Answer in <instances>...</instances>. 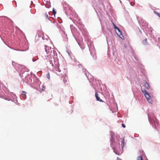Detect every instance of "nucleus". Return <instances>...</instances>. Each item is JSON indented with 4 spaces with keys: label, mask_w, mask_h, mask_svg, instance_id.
Returning a JSON list of instances; mask_svg holds the SVG:
<instances>
[{
    "label": "nucleus",
    "mask_w": 160,
    "mask_h": 160,
    "mask_svg": "<svg viewBox=\"0 0 160 160\" xmlns=\"http://www.w3.org/2000/svg\"><path fill=\"white\" fill-rule=\"evenodd\" d=\"M26 93H27L25 91H22V97H23V98L24 99H26V97H27L26 95Z\"/></svg>",
    "instance_id": "4"
},
{
    "label": "nucleus",
    "mask_w": 160,
    "mask_h": 160,
    "mask_svg": "<svg viewBox=\"0 0 160 160\" xmlns=\"http://www.w3.org/2000/svg\"><path fill=\"white\" fill-rule=\"evenodd\" d=\"M144 87L147 89H149L150 88V87L148 84V83H147L146 82H145L144 83Z\"/></svg>",
    "instance_id": "5"
},
{
    "label": "nucleus",
    "mask_w": 160,
    "mask_h": 160,
    "mask_svg": "<svg viewBox=\"0 0 160 160\" xmlns=\"http://www.w3.org/2000/svg\"><path fill=\"white\" fill-rule=\"evenodd\" d=\"M95 96L96 98V99L97 101H99L102 102H103V100L101 99L99 97H98V93L97 92H95Z\"/></svg>",
    "instance_id": "2"
},
{
    "label": "nucleus",
    "mask_w": 160,
    "mask_h": 160,
    "mask_svg": "<svg viewBox=\"0 0 160 160\" xmlns=\"http://www.w3.org/2000/svg\"><path fill=\"white\" fill-rule=\"evenodd\" d=\"M47 48H48V47H47V46L46 45H45L44 46V49L45 50V52H46V53L48 54V51H47Z\"/></svg>",
    "instance_id": "7"
},
{
    "label": "nucleus",
    "mask_w": 160,
    "mask_h": 160,
    "mask_svg": "<svg viewBox=\"0 0 160 160\" xmlns=\"http://www.w3.org/2000/svg\"><path fill=\"white\" fill-rule=\"evenodd\" d=\"M122 144H123V146L122 147H124V145H125V142H124V138H123L122 140Z\"/></svg>",
    "instance_id": "14"
},
{
    "label": "nucleus",
    "mask_w": 160,
    "mask_h": 160,
    "mask_svg": "<svg viewBox=\"0 0 160 160\" xmlns=\"http://www.w3.org/2000/svg\"><path fill=\"white\" fill-rule=\"evenodd\" d=\"M47 77L48 79H49L50 76V74L49 73H48V74L47 75Z\"/></svg>",
    "instance_id": "15"
},
{
    "label": "nucleus",
    "mask_w": 160,
    "mask_h": 160,
    "mask_svg": "<svg viewBox=\"0 0 160 160\" xmlns=\"http://www.w3.org/2000/svg\"><path fill=\"white\" fill-rule=\"evenodd\" d=\"M52 12H53V14H54V15L56 13V12L55 11V10L54 9H53L52 10Z\"/></svg>",
    "instance_id": "16"
},
{
    "label": "nucleus",
    "mask_w": 160,
    "mask_h": 160,
    "mask_svg": "<svg viewBox=\"0 0 160 160\" xmlns=\"http://www.w3.org/2000/svg\"><path fill=\"white\" fill-rule=\"evenodd\" d=\"M117 160H122V159L119 158H117Z\"/></svg>",
    "instance_id": "20"
},
{
    "label": "nucleus",
    "mask_w": 160,
    "mask_h": 160,
    "mask_svg": "<svg viewBox=\"0 0 160 160\" xmlns=\"http://www.w3.org/2000/svg\"><path fill=\"white\" fill-rule=\"evenodd\" d=\"M45 87H42V90L43 91V90H45Z\"/></svg>",
    "instance_id": "19"
},
{
    "label": "nucleus",
    "mask_w": 160,
    "mask_h": 160,
    "mask_svg": "<svg viewBox=\"0 0 160 160\" xmlns=\"http://www.w3.org/2000/svg\"><path fill=\"white\" fill-rule=\"evenodd\" d=\"M63 82L65 83H66L68 81V78L66 77L64 78L63 80Z\"/></svg>",
    "instance_id": "9"
},
{
    "label": "nucleus",
    "mask_w": 160,
    "mask_h": 160,
    "mask_svg": "<svg viewBox=\"0 0 160 160\" xmlns=\"http://www.w3.org/2000/svg\"><path fill=\"white\" fill-rule=\"evenodd\" d=\"M57 71L59 72H60V71H61V70H60L59 69V68H57Z\"/></svg>",
    "instance_id": "18"
},
{
    "label": "nucleus",
    "mask_w": 160,
    "mask_h": 160,
    "mask_svg": "<svg viewBox=\"0 0 160 160\" xmlns=\"http://www.w3.org/2000/svg\"><path fill=\"white\" fill-rule=\"evenodd\" d=\"M141 91L144 94V93H146V92L147 93V92L144 89H142Z\"/></svg>",
    "instance_id": "10"
},
{
    "label": "nucleus",
    "mask_w": 160,
    "mask_h": 160,
    "mask_svg": "<svg viewBox=\"0 0 160 160\" xmlns=\"http://www.w3.org/2000/svg\"><path fill=\"white\" fill-rule=\"evenodd\" d=\"M116 32L117 33V35L120 37L121 35H122L120 29L118 28V29H116L115 30Z\"/></svg>",
    "instance_id": "3"
},
{
    "label": "nucleus",
    "mask_w": 160,
    "mask_h": 160,
    "mask_svg": "<svg viewBox=\"0 0 160 160\" xmlns=\"http://www.w3.org/2000/svg\"><path fill=\"white\" fill-rule=\"evenodd\" d=\"M112 24L114 26L115 30H116V29H118V27L116 26L113 22L112 23Z\"/></svg>",
    "instance_id": "12"
},
{
    "label": "nucleus",
    "mask_w": 160,
    "mask_h": 160,
    "mask_svg": "<svg viewBox=\"0 0 160 160\" xmlns=\"http://www.w3.org/2000/svg\"><path fill=\"white\" fill-rule=\"evenodd\" d=\"M137 160H143L142 156H138L137 158Z\"/></svg>",
    "instance_id": "11"
},
{
    "label": "nucleus",
    "mask_w": 160,
    "mask_h": 160,
    "mask_svg": "<svg viewBox=\"0 0 160 160\" xmlns=\"http://www.w3.org/2000/svg\"><path fill=\"white\" fill-rule=\"evenodd\" d=\"M122 125L123 128H125V125L124 124L122 123Z\"/></svg>",
    "instance_id": "17"
},
{
    "label": "nucleus",
    "mask_w": 160,
    "mask_h": 160,
    "mask_svg": "<svg viewBox=\"0 0 160 160\" xmlns=\"http://www.w3.org/2000/svg\"><path fill=\"white\" fill-rule=\"evenodd\" d=\"M142 43L143 44L146 45H147L148 43L147 39H145L143 40L142 42Z\"/></svg>",
    "instance_id": "6"
},
{
    "label": "nucleus",
    "mask_w": 160,
    "mask_h": 160,
    "mask_svg": "<svg viewBox=\"0 0 160 160\" xmlns=\"http://www.w3.org/2000/svg\"><path fill=\"white\" fill-rule=\"evenodd\" d=\"M154 13L160 18V13L157 12L155 11H154Z\"/></svg>",
    "instance_id": "8"
},
{
    "label": "nucleus",
    "mask_w": 160,
    "mask_h": 160,
    "mask_svg": "<svg viewBox=\"0 0 160 160\" xmlns=\"http://www.w3.org/2000/svg\"><path fill=\"white\" fill-rule=\"evenodd\" d=\"M45 17L46 18H47L48 19H49L48 14L47 13H45Z\"/></svg>",
    "instance_id": "13"
},
{
    "label": "nucleus",
    "mask_w": 160,
    "mask_h": 160,
    "mask_svg": "<svg viewBox=\"0 0 160 160\" xmlns=\"http://www.w3.org/2000/svg\"><path fill=\"white\" fill-rule=\"evenodd\" d=\"M144 95L148 102L149 103H151L152 100L148 93L146 92V93H144Z\"/></svg>",
    "instance_id": "1"
},
{
    "label": "nucleus",
    "mask_w": 160,
    "mask_h": 160,
    "mask_svg": "<svg viewBox=\"0 0 160 160\" xmlns=\"http://www.w3.org/2000/svg\"><path fill=\"white\" fill-rule=\"evenodd\" d=\"M35 61V60H34L33 59V62H34Z\"/></svg>",
    "instance_id": "21"
}]
</instances>
